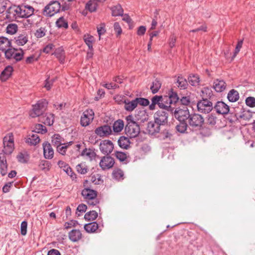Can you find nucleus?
Wrapping results in <instances>:
<instances>
[{"instance_id": "nucleus-1", "label": "nucleus", "mask_w": 255, "mask_h": 255, "mask_svg": "<svg viewBox=\"0 0 255 255\" xmlns=\"http://www.w3.org/2000/svg\"><path fill=\"white\" fill-rule=\"evenodd\" d=\"M179 99L177 93L171 90L167 95L164 96L156 95L153 97L149 108L150 110H153L155 109V105H157L160 109L172 112L175 109V104L178 101Z\"/></svg>"}, {"instance_id": "nucleus-2", "label": "nucleus", "mask_w": 255, "mask_h": 255, "mask_svg": "<svg viewBox=\"0 0 255 255\" xmlns=\"http://www.w3.org/2000/svg\"><path fill=\"white\" fill-rule=\"evenodd\" d=\"M126 119L127 121L125 128L126 134L130 138L136 137L140 132L139 125L134 121L132 115H128Z\"/></svg>"}, {"instance_id": "nucleus-3", "label": "nucleus", "mask_w": 255, "mask_h": 255, "mask_svg": "<svg viewBox=\"0 0 255 255\" xmlns=\"http://www.w3.org/2000/svg\"><path fill=\"white\" fill-rule=\"evenodd\" d=\"M3 148L0 153L5 156L10 154L14 149V138L12 133H9L3 139Z\"/></svg>"}, {"instance_id": "nucleus-4", "label": "nucleus", "mask_w": 255, "mask_h": 255, "mask_svg": "<svg viewBox=\"0 0 255 255\" xmlns=\"http://www.w3.org/2000/svg\"><path fill=\"white\" fill-rule=\"evenodd\" d=\"M47 102L46 100L39 101L36 104L33 106V108L30 111L29 115L31 118L41 117L45 110Z\"/></svg>"}, {"instance_id": "nucleus-5", "label": "nucleus", "mask_w": 255, "mask_h": 255, "mask_svg": "<svg viewBox=\"0 0 255 255\" xmlns=\"http://www.w3.org/2000/svg\"><path fill=\"white\" fill-rule=\"evenodd\" d=\"M61 8L60 3L58 1L50 2L44 8L43 14L46 16L51 17L59 12Z\"/></svg>"}, {"instance_id": "nucleus-6", "label": "nucleus", "mask_w": 255, "mask_h": 255, "mask_svg": "<svg viewBox=\"0 0 255 255\" xmlns=\"http://www.w3.org/2000/svg\"><path fill=\"white\" fill-rule=\"evenodd\" d=\"M187 122L191 128L198 129L202 126L204 119L201 115L193 113L191 114Z\"/></svg>"}, {"instance_id": "nucleus-7", "label": "nucleus", "mask_w": 255, "mask_h": 255, "mask_svg": "<svg viewBox=\"0 0 255 255\" xmlns=\"http://www.w3.org/2000/svg\"><path fill=\"white\" fill-rule=\"evenodd\" d=\"M20 6L19 5H12L10 6L6 11L5 17L9 20H15L18 18L20 17Z\"/></svg>"}, {"instance_id": "nucleus-8", "label": "nucleus", "mask_w": 255, "mask_h": 255, "mask_svg": "<svg viewBox=\"0 0 255 255\" xmlns=\"http://www.w3.org/2000/svg\"><path fill=\"white\" fill-rule=\"evenodd\" d=\"M197 107L198 112L206 114L212 110L213 104L208 100L204 99L198 102Z\"/></svg>"}, {"instance_id": "nucleus-9", "label": "nucleus", "mask_w": 255, "mask_h": 255, "mask_svg": "<svg viewBox=\"0 0 255 255\" xmlns=\"http://www.w3.org/2000/svg\"><path fill=\"white\" fill-rule=\"evenodd\" d=\"M94 118V113L92 109H89L85 111L81 117L80 123L82 127H86L90 125Z\"/></svg>"}, {"instance_id": "nucleus-10", "label": "nucleus", "mask_w": 255, "mask_h": 255, "mask_svg": "<svg viewBox=\"0 0 255 255\" xmlns=\"http://www.w3.org/2000/svg\"><path fill=\"white\" fill-rule=\"evenodd\" d=\"M171 113L174 114L175 118L179 122L187 121L191 115V114H190L189 111L187 108H185L184 109H180L178 110L176 109L174 110V109L173 112Z\"/></svg>"}, {"instance_id": "nucleus-11", "label": "nucleus", "mask_w": 255, "mask_h": 255, "mask_svg": "<svg viewBox=\"0 0 255 255\" xmlns=\"http://www.w3.org/2000/svg\"><path fill=\"white\" fill-rule=\"evenodd\" d=\"M88 180H85L83 183L84 189L82 191V195L86 200H94L97 196V192L90 189L87 186Z\"/></svg>"}, {"instance_id": "nucleus-12", "label": "nucleus", "mask_w": 255, "mask_h": 255, "mask_svg": "<svg viewBox=\"0 0 255 255\" xmlns=\"http://www.w3.org/2000/svg\"><path fill=\"white\" fill-rule=\"evenodd\" d=\"M115 164V160L110 156H104L102 157L99 165L103 170H106L112 168Z\"/></svg>"}, {"instance_id": "nucleus-13", "label": "nucleus", "mask_w": 255, "mask_h": 255, "mask_svg": "<svg viewBox=\"0 0 255 255\" xmlns=\"http://www.w3.org/2000/svg\"><path fill=\"white\" fill-rule=\"evenodd\" d=\"M112 132L111 127L108 125L99 127L95 130V133L101 137H107L110 135Z\"/></svg>"}, {"instance_id": "nucleus-14", "label": "nucleus", "mask_w": 255, "mask_h": 255, "mask_svg": "<svg viewBox=\"0 0 255 255\" xmlns=\"http://www.w3.org/2000/svg\"><path fill=\"white\" fill-rule=\"evenodd\" d=\"M113 149L114 145L111 140H104L100 142V149L102 153L109 154L112 152Z\"/></svg>"}, {"instance_id": "nucleus-15", "label": "nucleus", "mask_w": 255, "mask_h": 255, "mask_svg": "<svg viewBox=\"0 0 255 255\" xmlns=\"http://www.w3.org/2000/svg\"><path fill=\"white\" fill-rule=\"evenodd\" d=\"M154 121L160 126L167 123L168 114L162 110L157 111L154 115Z\"/></svg>"}, {"instance_id": "nucleus-16", "label": "nucleus", "mask_w": 255, "mask_h": 255, "mask_svg": "<svg viewBox=\"0 0 255 255\" xmlns=\"http://www.w3.org/2000/svg\"><path fill=\"white\" fill-rule=\"evenodd\" d=\"M34 8L28 5H20V13L21 18H28L33 14Z\"/></svg>"}, {"instance_id": "nucleus-17", "label": "nucleus", "mask_w": 255, "mask_h": 255, "mask_svg": "<svg viewBox=\"0 0 255 255\" xmlns=\"http://www.w3.org/2000/svg\"><path fill=\"white\" fill-rule=\"evenodd\" d=\"M42 146L44 157L46 159H52L54 155V150L51 145L49 142L45 141L43 143Z\"/></svg>"}, {"instance_id": "nucleus-18", "label": "nucleus", "mask_w": 255, "mask_h": 255, "mask_svg": "<svg viewBox=\"0 0 255 255\" xmlns=\"http://www.w3.org/2000/svg\"><path fill=\"white\" fill-rule=\"evenodd\" d=\"M216 112L222 115L227 114L230 111L229 106L223 102H217L214 107Z\"/></svg>"}, {"instance_id": "nucleus-19", "label": "nucleus", "mask_w": 255, "mask_h": 255, "mask_svg": "<svg viewBox=\"0 0 255 255\" xmlns=\"http://www.w3.org/2000/svg\"><path fill=\"white\" fill-rule=\"evenodd\" d=\"M68 237L71 241L77 242L82 239V234L80 230L74 229L69 232Z\"/></svg>"}, {"instance_id": "nucleus-20", "label": "nucleus", "mask_w": 255, "mask_h": 255, "mask_svg": "<svg viewBox=\"0 0 255 255\" xmlns=\"http://www.w3.org/2000/svg\"><path fill=\"white\" fill-rule=\"evenodd\" d=\"M160 125L154 122H150L148 123L147 130L149 134L153 135L158 133L160 131Z\"/></svg>"}, {"instance_id": "nucleus-21", "label": "nucleus", "mask_w": 255, "mask_h": 255, "mask_svg": "<svg viewBox=\"0 0 255 255\" xmlns=\"http://www.w3.org/2000/svg\"><path fill=\"white\" fill-rule=\"evenodd\" d=\"M227 87V84L223 80L216 79L214 81L213 88L217 92L224 91Z\"/></svg>"}, {"instance_id": "nucleus-22", "label": "nucleus", "mask_w": 255, "mask_h": 255, "mask_svg": "<svg viewBox=\"0 0 255 255\" xmlns=\"http://www.w3.org/2000/svg\"><path fill=\"white\" fill-rule=\"evenodd\" d=\"M0 169L2 176H4L7 173V165L5 156L2 153H0Z\"/></svg>"}, {"instance_id": "nucleus-23", "label": "nucleus", "mask_w": 255, "mask_h": 255, "mask_svg": "<svg viewBox=\"0 0 255 255\" xmlns=\"http://www.w3.org/2000/svg\"><path fill=\"white\" fill-rule=\"evenodd\" d=\"M39 121L45 125L51 126L54 123V115L53 114H46L39 118Z\"/></svg>"}, {"instance_id": "nucleus-24", "label": "nucleus", "mask_w": 255, "mask_h": 255, "mask_svg": "<svg viewBox=\"0 0 255 255\" xmlns=\"http://www.w3.org/2000/svg\"><path fill=\"white\" fill-rule=\"evenodd\" d=\"M13 71V68L11 66H6L5 69L2 71L0 78L2 81H5L11 75L12 72Z\"/></svg>"}, {"instance_id": "nucleus-25", "label": "nucleus", "mask_w": 255, "mask_h": 255, "mask_svg": "<svg viewBox=\"0 0 255 255\" xmlns=\"http://www.w3.org/2000/svg\"><path fill=\"white\" fill-rule=\"evenodd\" d=\"M15 43L19 46H23L28 41V36L25 33L19 34L18 36L14 38Z\"/></svg>"}, {"instance_id": "nucleus-26", "label": "nucleus", "mask_w": 255, "mask_h": 255, "mask_svg": "<svg viewBox=\"0 0 255 255\" xmlns=\"http://www.w3.org/2000/svg\"><path fill=\"white\" fill-rule=\"evenodd\" d=\"M40 141V138L37 134H30L26 139V142L30 145H36Z\"/></svg>"}, {"instance_id": "nucleus-27", "label": "nucleus", "mask_w": 255, "mask_h": 255, "mask_svg": "<svg viewBox=\"0 0 255 255\" xmlns=\"http://www.w3.org/2000/svg\"><path fill=\"white\" fill-rule=\"evenodd\" d=\"M124 104V108L128 112H132L137 106L135 99L132 100L131 101L128 100H125Z\"/></svg>"}, {"instance_id": "nucleus-28", "label": "nucleus", "mask_w": 255, "mask_h": 255, "mask_svg": "<svg viewBox=\"0 0 255 255\" xmlns=\"http://www.w3.org/2000/svg\"><path fill=\"white\" fill-rule=\"evenodd\" d=\"M8 47H11V42L5 37H0V50L4 51Z\"/></svg>"}, {"instance_id": "nucleus-29", "label": "nucleus", "mask_w": 255, "mask_h": 255, "mask_svg": "<svg viewBox=\"0 0 255 255\" xmlns=\"http://www.w3.org/2000/svg\"><path fill=\"white\" fill-rule=\"evenodd\" d=\"M98 224L96 222L86 224L84 225L85 230L89 233H94L98 229Z\"/></svg>"}, {"instance_id": "nucleus-30", "label": "nucleus", "mask_w": 255, "mask_h": 255, "mask_svg": "<svg viewBox=\"0 0 255 255\" xmlns=\"http://www.w3.org/2000/svg\"><path fill=\"white\" fill-rule=\"evenodd\" d=\"M239 94L238 92L234 89L229 91L228 94L227 98L230 102H235L239 99Z\"/></svg>"}, {"instance_id": "nucleus-31", "label": "nucleus", "mask_w": 255, "mask_h": 255, "mask_svg": "<svg viewBox=\"0 0 255 255\" xmlns=\"http://www.w3.org/2000/svg\"><path fill=\"white\" fill-rule=\"evenodd\" d=\"M136 120L140 123H143L148 119V115L145 111H139L135 114Z\"/></svg>"}, {"instance_id": "nucleus-32", "label": "nucleus", "mask_w": 255, "mask_h": 255, "mask_svg": "<svg viewBox=\"0 0 255 255\" xmlns=\"http://www.w3.org/2000/svg\"><path fill=\"white\" fill-rule=\"evenodd\" d=\"M54 54L61 63L64 62L65 56L64 49L62 47L57 48L55 51Z\"/></svg>"}, {"instance_id": "nucleus-33", "label": "nucleus", "mask_w": 255, "mask_h": 255, "mask_svg": "<svg viewBox=\"0 0 255 255\" xmlns=\"http://www.w3.org/2000/svg\"><path fill=\"white\" fill-rule=\"evenodd\" d=\"M177 86L181 89H185L187 88L188 85L187 80L184 78L182 75H180L177 77Z\"/></svg>"}, {"instance_id": "nucleus-34", "label": "nucleus", "mask_w": 255, "mask_h": 255, "mask_svg": "<svg viewBox=\"0 0 255 255\" xmlns=\"http://www.w3.org/2000/svg\"><path fill=\"white\" fill-rule=\"evenodd\" d=\"M112 14L113 16H122L123 15L124 10L122 6L117 4L111 7Z\"/></svg>"}, {"instance_id": "nucleus-35", "label": "nucleus", "mask_w": 255, "mask_h": 255, "mask_svg": "<svg viewBox=\"0 0 255 255\" xmlns=\"http://www.w3.org/2000/svg\"><path fill=\"white\" fill-rule=\"evenodd\" d=\"M81 156H85L90 160H92L96 156L95 152L90 148H85L81 152Z\"/></svg>"}, {"instance_id": "nucleus-36", "label": "nucleus", "mask_w": 255, "mask_h": 255, "mask_svg": "<svg viewBox=\"0 0 255 255\" xmlns=\"http://www.w3.org/2000/svg\"><path fill=\"white\" fill-rule=\"evenodd\" d=\"M112 177L114 179L118 181H121L124 178V173L121 169H115L112 173Z\"/></svg>"}, {"instance_id": "nucleus-37", "label": "nucleus", "mask_w": 255, "mask_h": 255, "mask_svg": "<svg viewBox=\"0 0 255 255\" xmlns=\"http://www.w3.org/2000/svg\"><path fill=\"white\" fill-rule=\"evenodd\" d=\"M189 83L193 86H197L199 85L200 78L197 74L190 75L188 77Z\"/></svg>"}, {"instance_id": "nucleus-38", "label": "nucleus", "mask_w": 255, "mask_h": 255, "mask_svg": "<svg viewBox=\"0 0 255 255\" xmlns=\"http://www.w3.org/2000/svg\"><path fill=\"white\" fill-rule=\"evenodd\" d=\"M118 142L119 145L121 148L124 149H127L129 147L130 144L129 139L128 137L123 136H121L119 138Z\"/></svg>"}, {"instance_id": "nucleus-39", "label": "nucleus", "mask_w": 255, "mask_h": 255, "mask_svg": "<svg viewBox=\"0 0 255 255\" xmlns=\"http://www.w3.org/2000/svg\"><path fill=\"white\" fill-rule=\"evenodd\" d=\"M162 83L161 82L156 79L153 82L152 84L150 87V90L153 94H155L157 93L159 90L160 89Z\"/></svg>"}, {"instance_id": "nucleus-40", "label": "nucleus", "mask_w": 255, "mask_h": 255, "mask_svg": "<svg viewBox=\"0 0 255 255\" xmlns=\"http://www.w3.org/2000/svg\"><path fill=\"white\" fill-rule=\"evenodd\" d=\"M113 130L115 132H119L122 130L124 127V123L123 121L118 120L115 122L113 125Z\"/></svg>"}, {"instance_id": "nucleus-41", "label": "nucleus", "mask_w": 255, "mask_h": 255, "mask_svg": "<svg viewBox=\"0 0 255 255\" xmlns=\"http://www.w3.org/2000/svg\"><path fill=\"white\" fill-rule=\"evenodd\" d=\"M202 99H210L213 96V92L211 89L209 87H205L202 90Z\"/></svg>"}, {"instance_id": "nucleus-42", "label": "nucleus", "mask_w": 255, "mask_h": 255, "mask_svg": "<svg viewBox=\"0 0 255 255\" xmlns=\"http://www.w3.org/2000/svg\"><path fill=\"white\" fill-rule=\"evenodd\" d=\"M97 8V3L95 1L90 0L86 4L85 8L91 12H94Z\"/></svg>"}, {"instance_id": "nucleus-43", "label": "nucleus", "mask_w": 255, "mask_h": 255, "mask_svg": "<svg viewBox=\"0 0 255 255\" xmlns=\"http://www.w3.org/2000/svg\"><path fill=\"white\" fill-rule=\"evenodd\" d=\"M32 131L36 134L38 133L43 134L47 132V129L45 127L41 124H36Z\"/></svg>"}, {"instance_id": "nucleus-44", "label": "nucleus", "mask_w": 255, "mask_h": 255, "mask_svg": "<svg viewBox=\"0 0 255 255\" xmlns=\"http://www.w3.org/2000/svg\"><path fill=\"white\" fill-rule=\"evenodd\" d=\"M17 24L14 23L8 24L6 28V33L11 35L15 34L17 31Z\"/></svg>"}, {"instance_id": "nucleus-45", "label": "nucleus", "mask_w": 255, "mask_h": 255, "mask_svg": "<svg viewBox=\"0 0 255 255\" xmlns=\"http://www.w3.org/2000/svg\"><path fill=\"white\" fill-rule=\"evenodd\" d=\"M62 141V137L58 134H55L52 137V143L56 147L61 144Z\"/></svg>"}, {"instance_id": "nucleus-46", "label": "nucleus", "mask_w": 255, "mask_h": 255, "mask_svg": "<svg viewBox=\"0 0 255 255\" xmlns=\"http://www.w3.org/2000/svg\"><path fill=\"white\" fill-rule=\"evenodd\" d=\"M97 217V212L93 210L86 213L84 216V218L86 220L91 221L95 220Z\"/></svg>"}, {"instance_id": "nucleus-47", "label": "nucleus", "mask_w": 255, "mask_h": 255, "mask_svg": "<svg viewBox=\"0 0 255 255\" xmlns=\"http://www.w3.org/2000/svg\"><path fill=\"white\" fill-rule=\"evenodd\" d=\"M72 142H69L68 143H62L59 145L56 146L57 151L62 155H65L66 153V149L68 145L71 144Z\"/></svg>"}, {"instance_id": "nucleus-48", "label": "nucleus", "mask_w": 255, "mask_h": 255, "mask_svg": "<svg viewBox=\"0 0 255 255\" xmlns=\"http://www.w3.org/2000/svg\"><path fill=\"white\" fill-rule=\"evenodd\" d=\"M76 170L78 173L85 174L88 172V168L85 164L81 163L76 166Z\"/></svg>"}, {"instance_id": "nucleus-49", "label": "nucleus", "mask_w": 255, "mask_h": 255, "mask_svg": "<svg viewBox=\"0 0 255 255\" xmlns=\"http://www.w3.org/2000/svg\"><path fill=\"white\" fill-rule=\"evenodd\" d=\"M188 125L186 122H180V124L176 126V130L180 133H184L187 130Z\"/></svg>"}, {"instance_id": "nucleus-50", "label": "nucleus", "mask_w": 255, "mask_h": 255, "mask_svg": "<svg viewBox=\"0 0 255 255\" xmlns=\"http://www.w3.org/2000/svg\"><path fill=\"white\" fill-rule=\"evenodd\" d=\"M56 24L59 28L64 27L67 28L68 27V23L66 21L63 17H60L58 18L56 22Z\"/></svg>"}, {"instance_id": "nucleus-51", "label": "nucleus", "mask_w": 255, "mask_h": 255, "mask_svg": "<svg viewBox=\"0 0 255 255\" xmlns=\"http://www.w3.org/2000/svg\"><path fill=\"white\" fill-rule=\"evenodd\" d=\"M39 166L41 170L48 171L49 170L50 163L46 160H41L39 163Z\"/></svg>"}, {"instance_id": "nucleus-52", "label": "nucleus", "mask_w": 255, "mask_h": 255, "mask_svg": "<svg viewBox=\"0 0 255 255\" xmlns=\"http://www.w3.org/2000/svg\"><path fill=\"white\" fill-rule=\"evenodd\" d=\"M18 161L21 163H25L28 160V156L26 153H19L17 156Z\"/></svg>"}, {"instance_id": "nucleus-53", "label": "nucleus", "mask_w": 255, "mask_h": 255, "mask_svg": "<svg viewBox=\"0 0 255 255\" xmlns=\"http://www.w3.org/2000/svg\"><path fill=\"white\" fill-rule=\"evenodd\" d=\"M15 50V49H12L10 47H8L6 50H4L3 51L4 52L5 57L9 59L13 58Z\"/></svg>"}, {"instance_id": "nucleus-54", "label": "nucleus", "mask_w": 255, "mask_h": 255, "mask_svg": "<svg viewBox=\"0 0 255 255\" xmlns=\"http://www.w3.org/2000/svg\"><path fill=\"white\" fill-rule=\"evenodd\" d=\"M46 32V30L45 28L40 27L36 30L35 36L38 38L43 37L45 35Z\"/></svg>"}, {"instance_id": "nucleus-55", "label": "nucleus", "mask_w": 255, "mask_h": 255, "mask_svg": "<svg viewBox=\"0 0 255 255\" xmlns=\"http://www.w3.org/2000/svg\"><path fill=\"white\" fill-rule=\"evenodd\" d=\"M135 99L137 105L139 104L141 106H146L149 104V101L147 99L143 98H136Z\"/></svg>"}, {"instance_id": "nucleus-56", "label": "nucleus", "mask_w": 255, "mask_h": 255, "mask_svg": "<svg viewBox=\"0 0 255 255\" xmlns=\"http://www.w3.org/2000/svg\"><path fill=\"white\" fill-rule=\"evenodd\" d=\"M253 114L250 111H245L240 117L245 121H249L252 118Z\"/></svg>"}, {"instance_id": "nucleus-57", "label": "nucleus", "mask_w": 255, "mask_h": 255, "mask_svg": "<svg viewBox=\"0 0 255 255\" xmlns=\"http://www.w3.org/2000/svg\"><path fill=\"white\" fill-rule=\"evenodd\" d=\"M216 117L212 115H210L208 116V118L207 120V124L213 127L216 125Z\"/></svg>"}, {"instance_id": "nucleus-58", "label": "nucleus", "mask_w": 255, "mask_h": 255, "mask_svg": "<svg viewBox=\"0 0 255 255\" xmlns=\"http://www.w3.org/2000/svg\"><path fill=\"white\" fill-rule=\"evenodd\" d=\"M97 32L100 39L101 35H103L106 32L105 24L104 23H102L99 26L97 27Z\"/></svg>"}, {"instance_id": "nucleus-59", "label": "nucleus", "mask_w": 255, "mask_h": 255, "mask_svg": "<svg viewBox=\"0 0 255 255\" xmlns=\"http://www.w3.org/2000/svg\"><path fill=\"white\" fill-rule=\"evenodd\" d=\"M115 156L121 161H124L127 157L126 153L121 151H116L115 152Z\"/></svg>"}, {"instance_id": "nucleus-60", "label": "nucleus", "mask_w": 255, "mask_h": 255, "mask_svg": "<svg viewBox=\"0 0 255 255\" xmlns=\"http://www.w3.org/2000/svg\"><path fill=\"white\" fill-rule=\"evenodd\" d=\"M87 209V207L85 204H81L79 205L77 208L76 214L78 215V216H80V214L79 213H84L86 212Z\"/></svg>"}, {"instance_id": "nucleus-61", "label": "nucleus", "mask_w": 255, "mask_h": 255, "mask_svg": "<svg viewBox=\"0 0 255 255\" xmlns=\"http://www.w3.org/2000/svg\"><path fill=\"white\" fill-rule=\"evenodd\" d=\"M246 103L247 106L253 108L255 107V98L249 97L246 99Z\"/></svg>"}, {"instance_id": "nucleus-62", "label": "nucleus", "mask_w": 255, "mask_h": 255, "mask_svg": "<svg viewBox=\"0 0 255 255\" xmlns=\"http://www.w3.org/2000/svg\"><path fill=\"white\" fill-rule=\"evenodd\" d=\"M27 227V222L25 221H22L21 223V226H20V233L22 235L25 236L26 235Z\"/></svg>"}, {"instance_id": "nucleus-63", "label": "nucleus", "mask_w": 255, "mask_h": 255, "mask_svg": "<svg viewBox=\"0 0 255 255\" xmlns=\"http://www.w3.org/2000/svg\"><path fill=\"white\" fill-rule=\"evenodd\" d=\"M93 37L92 36H88L87 37L84 38L86 44L88 46L90 50L93 49L92 41Z\"/></svg>"}, {"instance_id": "nucleus-64", "label": "nucleus", "mask_w": 255, "mask_h": 255, "mask_svg": "<svg viewBox=\"0 0 255 255\" xmlns=\"http://www.w3.org/2000/svg\"><path fill=\"white\" fill-rule=\"evenodd\" d=\"M78 222L75 220H71L70 222H66L64 224V228L66 229L71 228L72 227H76L78 225Z\"/></svg>"}]
</instances>
